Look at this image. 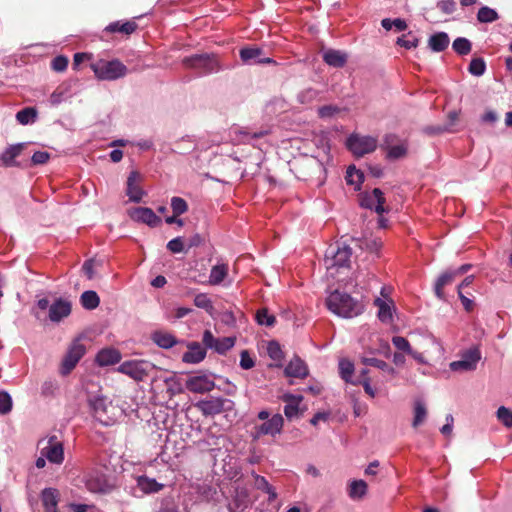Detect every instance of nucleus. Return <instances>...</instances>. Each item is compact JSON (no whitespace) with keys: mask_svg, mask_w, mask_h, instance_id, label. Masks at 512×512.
<instances>
[{"mask_svg":"<svg viewBox=\"0 0 512 512\" xmlns=\"http://www.w3.org/2000/svg\"><path fill=\"white\" fill-rule=\"evenodd\" d=\"M326 305L332 313L344 318L356 317L363 312V305L361 303L355 301L350 295L338 290H335L328 296Z\"/></svg>","mask_w":512,"mask_h":512,"instance_id":"1","label":"nucleus"},{"mask_svg":"<svg viewBox=\"0 0 512 512\" xmlns=\"http://www.w3.org/2000/svg\"><path fill=\"white\" fill-rule=\"evenodd\" d=\"M351 255V248L344 243L337 242L327 248L324 265L331 277H335L340 269L349 267Z\"/></svg>","mask_w":512,"mask_h":512,"instance_id":"2","label":"nucleus"},{"mask_svg":"<svg viewBox=\"0 0 512 512\" xmlns=\"http://www.w3.org/2000/svg\"><path fill=\"white\" fill-rule=\"evenodd\" d=\"M91 69L95 76L100 80L113 81L124 77L128 69L119 60H98L91 64Z\"/></svg>","mask_w":512,"mask_h":512,"instance_id":"3","label":"nucleus"},{"mask_svg":"<svg viewBox=\"0 0 512 512\" xmlns=\"http://www.w3.org/2000/svg\"><path fill=\"white\" fill-rule=\"evenodd\" d=\"M154 369L155 365L144 359L126 360L117 367L119 373L128 376L136 382L144 381Z\"/></svg>","mask_w":512,"mask_h":512,"instance_id":"4","label":"nucleus"},{"mask_svg":"<svg viewBox=\"0 0 512 512\" xmlns=\"http://www.w3.org/2000/svg\"><path fill=\"white\" fill-rule=\"evenodd\" d=\"M183 64L199 75L218 72L221 69L218 59L213 54H197L183 59Z\"/></svg>","mask_w":512,"mask_h":512,"instance_id":"5","label":"nucleus"},{"mask_svg":"<svg viewBox=\"0 0 512 512\" xmlns=\"http://www.w3.org/2000/svg\"><path fill=\"white\" fill-rule=\"evenodd\" d=\"M460 357V360L452 361L449 364L451 371L464 373L476 370L477 364L481 360L482 355L478 346H472L469 349L461 352Z\"/></svg>","mask_w":512,"mask_h":512,"instance_id":"6","label":"nucleus"},{"mask_svg":"<svg viewBox=\"0 0 512 512\" xmlns=\"http://www.w3.org/2000/svg\"><path fill=\"white\" fill-rule=\"evenodd\" d=\"M377 139L372 136L352 134L346 141V146L356 157H362L365 154L372 153L377 148Z\"/></svg>","mask_w":512,"mask_h":512,"instance_id":"7","label":"nucleus"},{"mask_svg":"<svg viewBox=\"0 0 512 512\" xmlns=\"http://www.w3.org/2000/svg\"><path fill=\"white\" fill-rule=\"evenodd\" d=\"M195 406L204 416L208 417L233 410L234 402L227 398L211 397L197 402Z\"/></svg>","mask_w":512,"mask_h":512,"instance_id":"8","label":"nucleus"},{"mask_svg":"<svg viewBox=\"0 0 512 512\" xmlns=\"http://www.w3.org/2000/svg\"><path fill=\"white\" fill-rule=\"evenodd\" d=\"M284 426V418L281 414H273L270 419L262 422L261 424H255L251 432V436L254 440L260 439L262 436L275 437L280 434Z\"/></svg>","mask_w":512,"mask_h":512,"instance_id":"9","label":"nucleus"},{"mask_svg":"<svg viewBox=\"0 0 512 512\" xmlns=\"http://www.w3.org/2000/svg\"><path fill=\"white\" fill-rule=\"evenodd\" d=\"M40 453L49 462L60 465L64 461V448L61 441L56 436L43 439L39 442Z\"/></svg>","mask_w":512,"mask_h":512,"instance_id":"10","label":"nucleus"},{"mask_svg":"<svg viewBox=\"0 0 512 512\" xmlns=\"http://www.w3.org/2000/svg\"><path fill=\"white\" fill-rule=\"evenodd\" d=\"M85 352L84 344L79 339L74 340L62 360L60 373L62 375L69 374L84 356Z\"/></svg>","mask_w":512,"mask_h":512,"instance_id":"11","label":"nucleus"},{"mask_svg":"<svg viewBox=\"0 0 512 512\" xmlns=\"http://www.w3.org/2000/svg\"><path fill=\"white\" fill-rule=\"evenodd\" d=\"M89 405L94 412L95 417L104 425H109L113 418L109 416V410L112 408L111 402L102 395H96L89 399Z\"/></svg>","mask_w":512,"mask_h":512,"instance_id":"12","label":"nucleus"},{"mask_svg":"<svg viewBox=\"0 0 512 512\" xmlns=\"http://www.w3.org/2000/svg\"><path fill=\"white\" fill-rule=\"evenodd\" d=\"M186 388L193 393H207L214 389L215 382L210 374H198L186 380Z\"/></svg>","mask_w":512,"mask_h":512,"instance_id":"13","label":"nucleus"},{"mask_svg":"<svg viewBox=\"0 0 512 512\" xmlns=\"http://www.w3.org/2000/svg\"><path fill=\"white\" fill-rule=\"evenodd\" d=\"M130 218L139 223H144L149 227H157L161 224V218L158 217L151 208L136 207L129 210Z\"/></svg>","mask_w":512,"mask_h":512,"instance_id":"14","label":"nucleus"},{"mask_svg":"<svg viewBox=\"0 0 512 512\" xmlns=\"http://www.w3.org/2000/svg\"><path fill=\"white\" fill-rule=\"evenodd\" d=\"M385 198L379 188L373 189L371 193H365L361 197L360 204L364 208L374 209L376 213L383 214Z\"/></svg>","mask_w":512,"mask_h":512,"instance_id":"15","label":"nucleus"},{"mask_svg":"<svg viewBox=\"0 0 512 512\" xmlns=\"http://www.w3.org/2000/svg\"><path fill=\"white\" fill-rule=\"evenodd\" d=\"M263 51L259 47H244L240 50V58L246 64L271 63L269 57H262Z\"/></svg>","mask_w":512,"mask_h":512,"instance_id":"16","label":"nucleus"},{"mask_svg":"<svg viewBox=\"0 0 512 512\" xmlns=\"http://www.w3.org/2000/svg\"><path fill=\"white\" fill-rule=\"evenodd\" d=\"M188 351L182 356V361L188 364H198L206 357V349L198 342L187 343Z\"/></svg>","mask_w":512,"mask_h":512,"instance_id":"17","label":"nucleus"},{"mask_svg":"<svg viewBox=\"0 0 512 512\" xmlns=\"http://www.w3.org/2000/svg\"><path fill=\"white\" fill-rule=\"evenodd\" d=\"M121 360V353L119 350L108 347L101 349L96 355V363L101 366L114 365Z\"/></svg>","mask_w":512,"mask_h":512,"instance_id":"18","label":"nucleus"},{"mask_svg":"<svg viewBox=\"0 0 512 512\" xmlns=\"http://www.w3.org/2000/svg\"><path fill=\"white\" fill-rule=\"evenodd\" d=\"M60 493L55 488H45L41 493V500L45 512H58Z\"/></svg>","mask_w":512,"mask_h":512,"instance_id":"19","label":"nucleus"},{"mask_svg":"<svg viewBox=\"0 0 512 512\" xmlns=\"http://www.w3.org/2000/svg\"><path fill=\"white\" fill-rule=\"evenodd\" d=\"M71 312V305L68 301L59 299L49 307V318L53 322H59Z\"/></svg>","mask_w":512,"mask_h":512,"instance_id":"20","label":"nucleus"},{"mask_svg":"<svg viewBox=\"0 0 512 512\" xmlns=\"http://www.w3.org/2000/svg\"><path fill=\"white\" fill-rule=\"evenodd\" d=\"M284 373L287 377L305 378L308 375V368L303 360L294 357L286 366Z\"/></svg>","mask_w":512,"mask_h":512,"instance_id":"21","label":"nucleus"},{"mask_svg":"<svg viewBox=\"0 0 512 512\" xmlns=\"http://www.w3.org/2000/svg\"><path fill=\"white\" fill-rule=\"evenodd\" d=\"M282 400L286 403L284 414L288 419H292L299 414V404L302 402L301 395L286 393L282 396Z\"/></svg>","mask_w":512,"mask_h":512,"instance_id":"22","label":"nucleus"},{"mask_svg":"<svg viewBox=\"0 0 512 512\" xmlns=\"http://www.w3.org/2000/svg\"><path fill=\"white\" fill-rule=\"evenodd\" d=\"M139 179V174L136 171H133L129 174L127 179V195L132 202H140L144 192L137 185V180Z\"/></svg>","mask_w":512,"mask_h":512,"instance_id":"23","label":"nucleus"},{"mask_svg":"<svg viewBox=\"0 0 512 512\" xmlns=\"http://www.w3.org/2000/svg\"><path fill=\"white\" fill-rule=\"evenodd\" d=\"M151 340L160 348L169 349L177 344L173 334L167 331H155L151 334Z\"/></svg>","mask_w":512,"mask_h":512,"instance_id":"24","label":"nucleus"},{"mask_svg":"<svg viewBox=\"0 0 512 512\" xmlns=\"http://www.w3.org/2000/svg\"><path fill=\"white\" fill-rule=\"evenodd\" d=\"M324 61L333 67H342L347 61V55L339 50L328 49L323 52Z\"/></svg>","mask_w":512,"mask_h":512,"instance_id":"25","label":"nucleus"},{"mask_svg":"<svg viewBox=\"0 0 512 512\" xmlns=\"http://www.w3.org/2000/svg\"><path fill=\"white\" fill-rule=\"evenodd\" d=\"M361 362L365 366H373L381 370L385 375H388L390 377H394L396 375V370L383 360L374 357L364 356L361 358Z\"/></svg>","mask_w":512,"mask_h":512,"instance_id":"26","label":"nucleus"},{"mask_svg":"<svg viewBox=\"0 0 512 512\" xmlns=\"http://www.w3.org/2000/svg\"><path fill=\"white\" fill-rule=\"evenodd\" d=\"M137 486L146 494L157 493L164 487L163 484L147 476H139L137 479Z\"/></svg>","mask_w":512,"mask_h":512,"instance_id":"27","label":"nucleus"},{"mask_svg":"<svg viewBox=\"0 0 512 512\" xmlns=\"http://www.w3.org/2000/svg\"><path fill=\"white\" fill-rule=\"evenodd\" d=\"M229 271V267L225 263L214 265L211 268L209 274V284L210 285H219L224 279L227 277Z\"/></svg>","mask_w":512,"mask_h":512,"instance_id":"28","label":"nucleus"},{"mask_svg":"<svg viewBox=\"0 0 512 512\" xmlns=\"http://www.w3.org/2000/svg\"><path fill=\"white\" fill-rule=\"evenodd\" d=\"M456 277L457 276L454 274V271L452 269L445 271L438 277L435 283V294L437 295L438 298H444V287L446 285L451 284Z\"/></svg>","mask_w":512,"mask_h":512,"instance_id":"29","label":"nucleus"},{"mask_svg":"<svg viewBox=\"0 0 512 512\" xmlns=\"http://www.w3.org/2000/svg\"><path fill=\"white\" fill-rule=\"evenodd\" d=\"M25 144H16L8 147L1 155V160L6 166H15V158L20 155L24 149Z\"/></svg>","mask_w":512,"mask_h":512,"instance_id":"30","label":"nucleus"},{"mask_svg":"<svg viewBox=\"0 0 512 512\" xmlns=\"http://www.w3.org/2000/svg\"><path fill=\"white\" fill-rule=\"evenodd\" d=\"M449 42L448 35L444 32H439L430 37L428 44L433 51L441 52L448 47Z\"/></svg>","mask_w":512,"mask_h":512,"instance_id":"31","label":"nucleus"},{"mask_svg":"<svg viewBox=\"0 0 512 512\" xmlns=\"http://www.w3.org/2000/svg\"><path fill=\"white\" fill-rule=\"evenodd\" d=\"M69 94H70L69 85L61 84L50 95L49 103L52 106H57V105L61 104L63 101H66L69 98Z\"/></svg>","mask_w":512,"mask_h":512,"instance_id":"32","label":"nucleus"},{"mask_svg":"<svg viewBox=\"0 0 512 512\" xmlns=\"http://www.w3.org/2000/svg\"><path fill=\"white\" fill-rule=\"evenodd\" d=\"M137 28V24L134 21H126L124 23H120L119 21L110 23L105 30L108 32H120L126 35H130Z\"/></svg>","mask_w":512,"mask_h":512,"instance_id":"33","label":"nucleus"},{"mask_svg":"<svg viewBox=\"0 0 512 512\" xmlns=\"http://www.w3.org/2000/svg\"><path fill=\"white\" fill-rule=\"evenodd\" d=\"M426 417H427V409H426L425 403L421 400L415 401L414 417H413L412 426L414 428L420 426L421 424L424 423V421L426 420Z\"/></svg>","mask_w":512,"mask_h":512,"instance_id":"34","label":"nucleus"},{"mask_svg":"<svg viewBox=\"0 0 512 512\" xmlns=\"http://www.w3.org/2000/svg\"><path fill=\"white\" fill-rule=\"evenodd\" d=\"M375 305L378 307V317L382 322H389L392 320V309L390 304L386 301L377 298L375 300Z\"/></svg>","mask_w":512,"mask_h":512,"instance_id":"35","label":"nucleus"},{"mask_svg":"<svg viewBox=\"0 0 512 512\" xmlns=\"http://www.w3.org/2000/svg\"><path fill=\"white\" fill-rule=\"evenodd\" d=\"M353 372H354V364L351 361H349L347 359H341L339 361V373H340L341 378L345 382L356 384V382L351 380Z\"/></svg>","mask_w":512,"mask_h":512,"instance_id":"36","label":"nucleus"},{"mask_svg":"<svg viewBox=\"0 0 512 512\" xmlns=\"http://www.w3.org/2000/svg\"><path fill=\"white\" fill-rule=\"evenodd\" d=\"M80 300H81L82 306L89 310L95 309L96 307H98V305L100 303V299H99V296L97 295V293L94 291H91V290L85 291L81 295Z\"/></svg>","mask_w":512,"mask_h":512,"instance_id":"37","label":"nucleus"},{"mask_svg":"<svg viewBox=\"0 0 512 512\" xmlns=\"http://www.w3.org/2000/svg\"><path fill=\"white\" fill-rule=\"evenodd\" d=\"M367 492V484L363 480H354L349 486V496L352 499H360Z\"/></svg>","mask_w":512,"mask_h":512,"instance_id":"38","label":"nucleus"},{"mask_svg":"<svg viewBox=\"0 0 512 512\" xmlns=\"http://www.w3.org/2000/svg\"><path fill=\"white\" fill-rule=\"evenodd\" d=\"M364 175L360 170H357L354 166L347 169L346 181L349 185H354L355 189H360V185L363 182Z\"/></svg>","mask_w":512,"mask_h":512,"instance_id":"39","label":"nucleus"},{"mask_svg":"<svg viewBox=\"0 0 512 512\" xmlns=\"http://www.w3.org/2000/svg\"><path fill=\"white\" fill-rule=\"evenodd\" d=\"M253 504V500L248 495L245 489L237 490L235 496V505L239 511H244L246 508Z\"/></svg>","mask_w":512,"mask_h":512,"instance_id":"40","label":"nucleus"},{"mask_svg":"<svg viewBox=\"0 0 512 512\" xmlns=\"http://www.w3.org/2000/svg\"><path fill=\"white\" fill-rule=\"evenodd\" d=\"M194 305L198 308L204 309L210 315L213 314V304L211 299L206 293H199L194 297Z\"/></svg>","mask_w":512,"mask_h":512,"instance_id":"41","label":"nucleus"},{"mask_svg":"<svg viewBox=\"0 0 512 512\" xmlns=\"http://www.w3.org/2000/svg\"><path fill=\"white\" fill-rule=\"evenodd\" d=\"M498 19V13L487 6L479 9L477 13V20L481 23H492Z\"/></svg>","mask_w":512,"mask_h":512,"instance_id":"42","label":"nucleus"},{"mask_svg":"<svg viewBox=\"0 0 512 512\" xmlns=\"http://www.w3.org/2000/svg\"><path fill=\"white\" fill-rule=\"evenodd\" d=\"M37 117V112L34 108H24L17 112L16 119L22 125L33 123Z\"/></svg>","mask_w":512,"mask_h":512,"instance_id":"43","label":"nucleus"},{"mask_svg":"<svg viewBox=\"0 0 512 512\" xmlns=\"http://www.w3.org/2000/svg\"><path fill=\"white\" fill-rule=\"evenodd\" d=\"M452 47L459 55H467L471 51V42L464 37H459L454 40Z\"/></svg>","mask_w":512,"mask_h":512,"instance_id":"44","label":"nucleus"},{"mask_svg":"<svg viewBox=\"0 0 512 512\" xmlns=\"http://www.w3.org/2000/svg\"><path fill=\"white\" fill-rule=\"evenodd\" d=\"M235 344V339L232 337L217 338L216 345L213 350L219 354H224L230 350Z\"/></svg>","mask_w":512,"mask_h":512,"instance_id":"45","label":"nucleus"},{"mask_svg":"<svg viewBox=\"0 0 512 512\" xmlns=\"http://www.w3.org/2000/svg\"><path fill=\"white\" fill-rule=\"evenodd\" d=\"M318 95H319V93L317 90H315L313 88H307V89L302 90L298 94V100L300 103L308 105V104H311L314 101H316L318 98Z\"/></svg>","mask_w":512,"mask_h":512,"instance_id":"46","label":"nucleus"},{"mask_svg":"<svg viewBox=\"0 0 512 512\" xmlns=\"http://www.w3.org/2000/svg\"><path fill=\"white\" fill-rule=\"evenodd\" d=\"M497 419L507 428H512V410L501 406L497 410Z\"/></svg>","mask_w":512,"mask_h":512,"instance_id":"47","label":"nucleus"},{"mask_svg":"<svg viewBox=\"0 0 512 512\" xmlns=\"http://www.w3.org/2000/svg\"><path fill=\"white\" fill-rule=\"evenodd\" d=\"M171 208L175 216H180L187 212L188 204L183 198L175 196L171 198Z\"/></svg>","mask_w":512,"mask_h":512,"instance_id":"48","label":"nucleus"},{"mask_svg":"<svg viewBox=\"0 0 512 512\" xmlns=\"http://www.w3.org/2000/svg\"><path fill=\"white\" fill-rule=\"evenodd\" d=\"M256 320L258 324L271 327L275 323L274 315L270 314L267 309L263 308L257 311Z\"/></svg>","mask_w":512,"mask_h":512,"instance_id":"49","label":"nucleus"},{"mask_svg":"<svg viewBox=\"0 0 512 512\" xmlns=\"http://www.w3.org/2000/svg\"><path fill=\"white\" fill-rule=\"evenodd\" d=\"M407 145L406 143H400L394 146H389L387 157L390 159H399L406 155Z\"/></svg>","mask_w":512,"mask_h":512,"instance_id":"50","label":"nucleus"},{"mask_svg":"<svg viewBox=\"0 0 512 512\" xmlns=\"http://www.w3.org/2000/svg\"><path fill=\"white\" fill-rule=\"evenodd\" d=\"M486 65L483 59L475 58L470 62L469 72L475 76H481L484 74Z\"/></svg>","mask_w":512,"mask_h":512,"instance_id":"51","label":"nucleus"},{"mask_svg":"<svg viewBox=\"0 0 512 512\" xmlns=\"http://www.w3.org/2000/svg\"><path fill=\"white\" fill-rule=\"evenodd\" d=\"M85 485L86 488L93 493L103 492L105 486L104 482L99 478H93L91 476L86 479Z\"/></svg>","mask_w":512,"mask_h":512,"instance_id":"52","label":"nucleus"},{"mask_svg":"<svg viewBox=\"0 0 512 512\" xmlns=\"http://www.w3.org/2000/svg\"><path fill=\"white\" fill-rule=\"evenodd\" d=\"M12 409V398L7 392H0V414H7Z\"/></svg>","mask_w":512,"mask_h":512,"instance_id":"53","label":"nucleus"},{"mask_svg":"<svg viewBox=\"0 0 512 512\" xmlns=\"http://www.w3.org/2000/svg\"><path fill=\"white\" fill-rule=\"evenodd\" d=\"M392 343L398 350L403 351L406 354H409L412 350L409 341L402 336H394L392 338Z\"/></svg>","mask_w":512,"mask_h":512,"instance_id":"54","label":"nucleus"},{"mask_svg":"<svg viewBox=\"0 0 512 512\" xmlns=\"http://www.w3.org/2000/svg\"><path fill=\"white\" fill-rule=\"evenodd\" d=\"M267 352L269 357L273 360H281L283 358L281 347L276 341L269 342Z\"/></svg>","mask_w":512,"mask_h":512,"instance_id":"55","label":"nucleus"},{"mask_svg":"<svg viewBox=\"0 0 512 512\" xmlns=\"http://www.w3.org/2000/svg\"><path fill=\"white\" fill-rule=\"evenodd\" d=\"M98 262L94 259H90L84 262L82 270L88 279H93L96 275V267Z\"/></svg>","mask_w":512,"mask_h":512,"instance_id":"56","label":"nucleus"},{"mask_svg":"<svg viewBox=\"0 0 512 512\" xmlns=\"http://www.w3.org/2000/svg\"><path fill=\"white\" fill-rule=\"evenodd\" d=\"M58 389L57 382L54 380H46L41 385V394L45 397L52 396Z\"/></svg>","mask_w":512,"mask_h":512,"instance_id":"57","label":"nucleus"},{"mask_svg":"<svg viewBox=\"0 0 512 512\" xmlns=\"http://www.w3.org/2000/svg\"><path fill=\"white\" fill-rule=\"evenodd\" d=\"M68 66V59L65 56H57L51 62V67L54 71L62 72Z\"/></svg>","mask_w":512,"mask_h":512,"instance_id":"58","label":"nucleus"},{"mask_svg":"<svg viewBox=\"0 0 512 512\" xmlns=\"http://www.w3.org/2000/svg\"><path fill=\"white\" fill-rule=\"evenodd\" d=\"M255 365L254 359L250 356L248 351L243 350L240 355V366L241 368L248 370L253 368Z\"/></svg>","mask_w":512,"mask_h":512,"instance_id":"59","label":"nucleus"},{"mask_svg":"<svg viewBox=\"0 0 512 512\" xmlns=\"http://www.w3.org/2000/svg\"><path fill=\"white\" fill-rule=\"evenodd\" d=\"M50 159V154L46 151H37L32 156V163L34 165L45 164Z\"/></svg>","mask_w":512,"mask_h":512,"instance_id":"60","label":"nucleus"},{"mask_svg":"<svg viewBox=\"0 0 512 512\" xmlns=\"http://www.w3.org/2000/svg\"><path fill=\"white\" fill-rule=\"evenodd\" d=\"M167 248L172 252V253H180L183 251L184 249V245H183V241L180 237H177V238H174L172 240H170L167 244Z\"/></svg>","mask_w":512,"mask_h":512,"instance_id":"61","label":"nucleus"},{"mask_svg":"<svg viewBox=\"0 0 512 512\" xmlns=\"http://www.w3.org/2000/svg\"><path fill=\"white\" fill-rule=\"evenodd\" d=\"M253 477H254V486L257 489L262 490L264 492L269 490L271 485L268 483V481L263 476L253 474Z\"/></svg>","mask_w":512,"mask_h":512,"instance_id":"62","label":"nucleus"},{"mask_svg":"<svg viewBox=\"0 0 512 512\" xmlns=\"http://www.w3.org/2000/svg\"><path fill=\"white\" fill-rule=\"evenodd\" d=\"M216 340L217 338L213 336L210 330L204 331L202 341L206 348L214 349Z\"/></svg>","mask_w":512,"mask_h":512,"instance_id":"63","label":"nucleus"},{"mask_svg":"<svg viewBox=\"0 0 512 512\" xmlns=\"http://www.w3.org/2000/svg\"><path fill=\"white\" fill-rule=\"evenodd\" d=\"M455 5L456 4L453 0H442L438 3V8L446 14H450L454 12Z\"/></svg>","mask_w":512,"mask_h":512,"instance_id":"64","label":"nucleus"}]
</instances>
